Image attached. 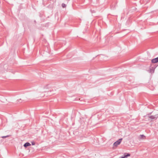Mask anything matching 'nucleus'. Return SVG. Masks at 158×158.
I'll use <instances>...</instances> for the list:
<instances>
[{"label": "nucleus", "instance_id": "obj_1", "mask_svg": "<svg viewBox=\"0 0 158 158\" xmlns=\"http://www.w3.org/2000/svg\"><path fill=\"white\" fill-rule=\"evenodd\" d=\"M122 139V138L119 139L114 143L113 145L116 147L120 143Z\"/></svg>", "mask_w": 158, "mask_h": 158}, {"label": "nucleus", "instance_id": "obj_2", "mask_svg": "<svg viewBox=\"0 0 158 158\" xmlns=\"http://www.w3.org/2000/svg\"><path fill=\"white\" fill-rule=\"evenodd\" d=\"M158 118V115H152L149 117V118L151 119H156Z\"/></svg>", "mask_w": 158, "mask_h": 158}, {"label": "nucleus", "instance_id": "obj_3", "mask_svg": "<svg viewBox=\"0 0 158 158\" xmlns=\"http://www.w3.org/2000/svg\"><path fill=\"white\" fill-rule=\"evenodd\" d=\"M158 62V57L156 58L152 59V63H156Z\"/></svg>", "mask_w": 158, "mask_h": 158}, {"label": "nucleus", "instance_id": "obj_4", "mask_svg": "<svg viewBox=\"0 0 158 158\" xmlns=\"http://www.w3.org/2000/svg\"><path fill=\"white\" fill-rule=\"evenodd\" d=\"M30 145H31V144L27 142L24 144V146L26 148L27 147H28V146H30Z\"/></svg>", "mask_w": 158, "mask_h": 158}, {"label": "nucleus", "instance_id": "obj_5", "mask_svg": "<svg viewBox=\"0 0 158 158\" xmlns=\"http://www.w3.org/2000/svg\"><path fill=\"white\" fill-rule=\"evenodd\" d=\"M130 156V155L128 153H124L123 156H124L125 157V158H127L128 156Z\"/></svg>", "mask_w": 158, "mask_h": 158}, {"label": "nucleus", "instance_id": "obj_6", "mask_svg": "<svg viewBox=\"0 0 158 158\" xmlns=\"http://www.w3.org/2000/svg\"><path fill=\"white\" fill-rule=\"evenodd\" d=\"M10 136L9 135H7L6 136H2L1 137L2 138H7V137H9Z\"/></svg>", "mask_w": 158, "mask_h": 158}, {"label": "nucleus", "instance_id": "obj_7", "mask_svg": "<svg viewBox=\"0 0 158 158\" xmlns=\"http://www.w3.org/2000/svg\"><path fill=\"white\" fill-rule=\"evenodd\" d=\"M62 7L63 8H64V7H66V5L65 4L63 3L62 4Z\"/></svg>", "mask_w": 158, "mask_h": 158}, {"label": "nucleus", "instance_id": "obj_8", "mask_svg": "<svg viewBox=\"0 0 158 158\" xmlns=\"http://www.w3.org/2000/svg\"><path fill=\"white\" fill-rule=\"evenodd\" d=\"M140 136H141V137L143 139V137H145V136L143 135H140Z\"/></svg>", "mask_w": 158, "mask_h": 158}, {"label": "nucleus", "instance_id": "obj_9", "mask_svg": "<svg viewBox=\"0 0 158 158\" xmlns=\"http://www.w3.org/2000/svg\"><path fill=\"white\" fill-rule=\"evenodd\" d=\"M31 143H32V145H35V143L33 142H31Z\"/></svg>", "mask_w": 158, "mask_h": 158}, {"label": "nucleus", "instance_id": "obj_10", "mask_svg": "<svg viewBox=\"0 0 158 158\" xmlns=\"http://www.w3.org/2000/svg\"><path fill=\"white\" fill-rule=\"evenodd\" d=\"M120 158H125V157H124V156L123 155V156H122Z\"/></svg>", "mask_w": 158, "mask_h": 158}]
</instances>
